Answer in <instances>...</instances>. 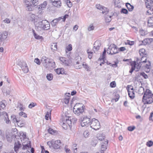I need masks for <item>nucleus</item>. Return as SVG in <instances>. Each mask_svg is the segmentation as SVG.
<instances>
[{"label": "nucleus", "mask_w": 153, "mask_h": 153, "mask_svg": "<svg viewBox=\"0 0 153 153\" xmlns=\"http://www.w3.org/2000/svg\"><path fill=\"white\" fill-rule=\"evenodd\" d=\"M140 33L141 36H144L147 34V32L141 29H140Z\"/></svg>", "instance_id": "nucleus-40"}, {"label": "nucleus", "mask_w": 153, "mask_h": 153, "mask_svg": "<svg viewBox=\"0 0 153 153\" xmlns=\"http://www.w3.org/2000/svg\"><path fill=\"white\" fill-rule=\"evenodd\" d=\"M148 26L149 27H153V18L150 17L148 20Z\"/></svg>", "instance_id": "nucleus-32"}, {"label": "nucleus", "mask_w": 153, "mask_h": 153, "mask_svg": "<svg viewBox=\"0 0 153 153\" xmlns=\"http://www.w3.org/2000/svg\"><path fill=\"white\" fill-rule=\"evenodd\" d=\"M85 106L82 103H76L73 108L74 113L78 116L82 114L84 111Z\"/></svg>", "instance_id": "nucleus-3"}, {"label": "nucleus", "mask_w": 153, "mask_h": 153, "mask_svg": "<svg viewBox=\"0 0 153 153\" xmlns=\"http://www.w3.org/2000/svg\"><path fill=\"white\" fill-rule=\"evenodd\" d=\"M87 52L88 54V57L89 59H91L92 58V54L93 53V52H89L88 51V50L87 51Z\"/></svg>", "instance_id": "nucleus-58"}, {"label": "nucleus", "mask_w": 153, "mask_h": 153, "mask_svg": "<svg viewBox=\"0 0 153 153\" xmlns=\"http://www.w3.org/2000/svg\"><path fill=\"white\" fill-rule=\"evenodd\" d=\"M115 15H117V13L115 12H114L113 13V14L111 16H109L108 15H105V22L107 23L110 22L111 20V17Z\"/></svg>", "instance_id": "nucleus-24"}, {"label": "nucleus", "mask_w": 153, "mask_h": 153, "mask_svg": "<svg viewBox=\"0 0 153 153\" xmlns=\"http://www.w3.org/2000/svg\"><path fill=\"white\" fill-rule=\"evenodd\" d=\"M28 18L30 21L34 22L35 25H37V23L39 18L37 16L30 13L28 14Z\"/></svg>", "instance_id": "nucleus-9"}, {"label": "nucleus", "mask_w": 153, "mask_h": 153, "mask_svg": "<svg viewBox=\"0 0 153 153\" xmlns=\"http://www.w3.org/2000/svg\"><path fill=\"white\" fill-rule=\"evenodd\" d=\"M134 41H131L129 40H127L125 43V44L126 45L128 44L130 45H132L134 44Z\"/></svg>", "instance_id": "nucleus-51"}, {"label": "nucleus", "mask_w": 153, "mask_h": 153, "mask_svg": "<svg viewBox=\"0 0 153 153\" xmlns=\"http://www.w3.org/2000/svg\"><path fill=\"white\" fill-rule=\"evenodd\" d=\"M101 10L102 11V13L103 14L105 13V15L108 12V9L107 8L104 7H103Z\"/></svg>", "instance_id": "nucleus-42"}, {"label": "nucleus", "mask_w": 153, "mask_h": 153, "mask_svg": "<svg viewBox=\"0 0 153 153\" xmlns=\"http://www.w3.org/2000/svg\"><path fill=\"white\" fill-rule=\"evenodd\" d=\"M67 94H68L69 95H70V94L69 93L68 94L66 93L65 94V98L63 100V102L66 104H67L68 103L69 101V99H70V96H69L67 95Z\"/></svg>", "instance_id": "nucleus-26"}, {"label": "nucleus", "mask_w": 153, "mask_h": 153, "mask_svg": "<svg viewBox=\"0 0 153 153\" xmlns=\"http://www.w3.org/2000/svg\"><path fill=\"white\" fill-rule=\"evenodd\" d=\"M16 137V135L13 134L12 133H9L6 134V138L7 141L9 142H11L14 138Z\"/></svg>", "instance_id": "nucleus-20"}, {"label": "nucleus", "mask_w": 153, "mask_h": 153, "mask_svg": "<svg viewBox=\"0 0 153 153\" xmlns=\"http://www.w3.org/2000/svg\"><path fill=\"white\" fill-rule=\"evenodd\" d=\"M153 39L151 38H146L143 41H141V43L139 45V46L144 45H145L147 44H150L153 41Z\"/></svg>", "instance_id": "nucleus-16"}, {"label": "nucleus", "mask_w": 153, "mask_h": 153, "mask_svg": "<svg viewBox=\"0 0 153 153\" xmlns=\"http://www.w3.org/2000/svg\"><path fill=\"white\" fill-rule=\"evenodd\" d=\"M145 67L148 69H149L151 65V64L149 61H147L145 63Z\"/></svg>", "instance_id": "nucleus-47"}, {"label": "nucleus", "mask_w": 153, "mask_h": 153, "mask_svg": "<svg viewBox=\"0 0 153 153\" xmlns=\"http://www.w3.org/2000/svg\"><path fill=\"white\" fill-rule=\"evenodd\" d=\"M23 143V149H27V148H30L31 147V146L30 144H24Z\"/></svg>", "instance_id": "nucleus-48"}, {"label": "nucleus", "mask_w": 153, "mask_h": 153, "mask_svg": "<svg viewBox=\"0 0 153 153\" xmlns=\"http://www.w3.org/2000/svg\"><path fill=\"white\" fill-rule=\"evenodd\" d=\"M11 120L14 123H17L18 126L22 127L24 126L25 124L22 123L21 118L20 117H16L14 115H12L11 117Z\"/></svg>", "instance_id": "nucleus-5"}, {"label": "nucleus", "mask_w": 153, "mask_h": 153, "mask_svg": "<svg viewBox=\"0 0 153 153\" xmlns=\"http://www.w3.org/2000/svg\"><path fill=\"white\" fill-rule=\"evenodd\" d=\"M90 135V133L88 130L85 131L83 134L84 137L85 138L88 137Z\"/></svg>", "instance_id": "nucleus-46"}, {"label": "nucleus", "mask_w": 153, "mask_h": 153, "mask_svg": "<svg viewBox=\"0 0 153 153\" xmlns=\"http://www.w3.org/2000/svg\"><path fill=\"white\" fill-rule=\"evenodd\" d=\"M153 144V142L151 140L149 141L146 143V145L148 147L151 146Z\"/></svg>", "instance_id": "nucleus-55"}, {"label": "nucleus", "mask_w": 153, "mask_h": 153, "mask_svg": "<svg viewBox=\"0 0 153 153\" xmlns=\"http://www.w3.org/2000/svg\"><path fill=\"white\" fill-rule=\"evenodd\" d=\"M142 101L144 104H149L153 102V94L151 91L148 89L146 90Z\"/></svg>", "instance_id": "nucleus-1"}, {"label": "nucleus", "mask_w": 153, "mask_h": 153, "mask_svg": "<svg viewBox=\"0 0 153 153\" xmlns=\"http://www.w3.org/2000/svg\"><path fill=\"white\" fill-rule=\"evenodd\" d=\"M139 53L140 56L146 55L145 50L143 48L140 49L139 51Z\"/></svg>", "instance_id": "nucleus-38"}, {"label": "nucleus", "mask_w": 153, "mask_h": 153, "mask_svg": "<svg viewBox=\"0 0 153 153\" xmlns=\"http://www.w3.org/2000/svg\"><path fill=\"white\" fill-rule=\"evenodd\" d=\"M50 59L45 56H42L41 59V62L43 66L46 68L48 67V64L50 62Z\"/></svg>", "instance_id": "nucleus-15"}, {"label": "nucleus", "mask_w": 153, "mask_h": 153, "mask_svg": "<svg viewBox=\"0 0 153 153\" xmlns=\"http://www.w3.org/2000/svg\"><path fill=\"white\" fill-rule=\"evenodd\" d=\"M19 115L20 116L22 117H27V114L23 112H21L20 113H19Z\"/></svg>", "instance_id": "nucleus-53"}, {"label": "nucleus", "mask_w": 153, "mask_h": 153, "mask_svg": "<svg viewBox=\"0 0 153 153\" xmlns=\"http://www.w3.org/2000/svg\"><path fill=\"white\" fill-rule=\"evenodd\" d=\"M8 34L6 31H4L2 33L0 32V39L1 40H5L7 37Z\"/></svg>", "instance_id": "nucleus-25"}, {"label": "nucleus", "mask_w": 153, "mask_h": 153, "mask_svg": "<svg viewBox=\"0 0 153 153\" xmlns=\"http://www.w3.org/2000/svg\"><path fill=\"white\" fill-rule=\"evenodd\" d=\"M51 48L53 51L57 50V43H52L51 46Z\"/></svg>", "instance_id": "nucleus-37"}, {"label": "nucleus", "mask_w": 153, "mask_h": 153, "mask_svg": "<svg viewBox=\"0 0 153 153\" xmlns=\"http://www.w3.org/2000/svg\"><path fill=\"white\" fill-rule=\"evenodd\" d=\"M21 147L22 145L20 143L19 141L17 140L15 141L14 150L16 152H17V151Z\"/></svg>", "instance_id": "nucleus-21"}, {"label": "nucleus", "mask_w": 153, "mask_h": 153, "mask_svg": "<svg viewBox=\"0 0 153 153\" xmlns=\"http://www.w3.org/2000/svg\"><path fill=\"white\" fill-rule=\"evenodd\" d=\"M59 60L60 61L62 62L63 64L66 66H68L69 65V63L68 60H66V59L63 57H60L59 59Z\"/></svg>", "instance_id": "nucleus-28"}, {"label": "nucleus", "mask_w": 153, "mask_h": 153, "mask_svg": "<svg viewBox=\"0 0 153 153\" xmlns=\"http://www.w3.org/2000/svg\"><path fill=\"white\" fill-rule=\"evenodd\" d=\"M120 12L121 13L127 14V13L128 11L127 9L124 8H122L121 9Z\"/></svg>", "instance_id": "nucleus-59"}, {"label": "nucleus", "mask_w": 153, "mask_h": 153, "mask_svg": "<svg viewBox=\"0 0 153 153\" xmlns=\"http://www.w3.org/2000/svg\"><path fill=\"white\" fill-rule=\"evenodd\" d=\"M44 20H43L42 21H38L37 22V25H36V27H39L42 29L44 30Z\"/></svg>", "instance_id": "nucleus-29"}, {"label": "nucleus", "mask_w": 153, "mask_h": 153, "mask_svg": "<svg viewBox=\"0 0 153 153\" xmlns=\"http://www.w3.org/2000/svg\"><path fill=\"white\" fill-rule=\"evenodd\" d=\"M72 48L71 44H69L66 48L65 52L67 53V51H70L72 50Z\"/></svg>", "instance_id": "nucleus-41"}, {"label": "nucleus", "mask_w": 153, "mask_h": 153, "mask_svg": "<svg viewBox=\"0 0 153 153\" xmlns=\"http://www.w3.org/2000/svg\"><path fill=\"white\" fill-rule=\"evenodd\" d=\"M39 3L38 0H23V4L26 10L29 11H32L34 10L35 6Z\"/></svg>", "instance_id": "nucleus-2"}, {"label": "nucleus", "mask_w": 153, "mask_h": 153, "mask_svg": "<svg viewBox=\"0 0 153 153\" xmlns=\"http://www.w3.org/2000/svg\"><path fill=\"white\" fill-rule=\"evenodd\" d=\"M66 3L67 5L69 7H71L72 6V3L69 0H64Z\"/></svg>", "instance_id": "nucleus-43"}, {"label": "nucleus", "mask_w": 153, "mask_h": 153, "mask_svg": "<svg viewBox=\"0 0 153 153\" xmlns=\"http://www.w3.org/2000/svg\"><path fill=\"white\" fill-rule=\"evenodd\" d=\"M126 88L128 90L129 97L131 99H134L135 97V94L132 86L128 85Z\"/></svg>", "instance_id": "nucleus-11"}, {"label": "nucleus", "mask_w": 153, "mask_h": 153, "mask_svg": "<svg viewBox=\"0 0 153 153\" xmlns=\"http://www.w3.org/2000/svg\"><path fill=\"white\" fill-rule=\"evenodd\" d=\"M90 125L91 127L95 130H97L100 128V123L98 120L94 118L90 121Z\"/></svg>", "instance_id": "nucleus-7"}, {"label": "nucleus", "mask_w": 153, "mask_h": 153, "mask_svg": "<svg viewBox=\"0 0 153 153\" xmlns=\"http://www.w3.org/2000/svg\"><path fill=\"white\" fill-rule=\"evenodd\" d=\"M90 118L87 116H85L83 117V119L81 122V125L82 127H87L90 123Z\"/></svg>", "instance_id": "nucleus-10"}, {"label": "nucleus", "mask_w": 153, "mask_h": 153, "mask_svg": "<svg viewBox=\"0 0 153 153\" xmlns=\"http://www.w3.org/2000/svg\"><path fill=\"white\" fill-rule=\"evenodd\" d=\"M108 143V141L107 140L106 141H105L104 143H103V144H102L100 151L101 153H103L104 151L106 150Z\"/></svg>", "instance_id": "nucleus-22"}, {"label": "nucleus", "mask_w": 153, "mask_h": 153, "mask_svg": "<svg viewBox=\"0 0 153 153\" xmlns=\"http://www.w3.org/2000/svg\"><path fill=\"white\" fill-rule=\"evenodd\" d=\"M50 62H49L48 64V65L47 68H49L51 67L52 68H54L56 66L55 62L51 59L50 60Z\"/></svg>", "instance_id": "nucleus-31"}, {"label": "nucleus", "mask_w": 153, "mask_h": 153, "mask_svg": "<svg viewBox=\"0 0 153 153\" xmlns=\"http://www.w3.org/2000/svg\"><path fill=\"white\" fill-rule=\"evenodd\" d=\"M126 6L130 11H132L134 8V7L128 3H127L126 4Z\"/></svg>", "instance_id": "nucleus-39"}, {"label": "nucleus", "mask_w": 153, "mask_h": 153, "mask_svg": "<svg viewBox=\"0 0 153 153\" xmlns=\"http://www.w3.org/2000/svg\"><path fill=\"white\" fill-rule=\"evenodd\" d=\"M1 115L4 117V121L6 124H8L10 123V121L8 117V114L7 112H3Z\"/></svg>", "instance_id": "nucleus-18"}, {"label": "nucleus", "mask_w": 153, "mask_h": 153, "mask_svg": "<svg viewBox=\"0 0 153 153\" xmlns=\"http://www.w3.org/2000/svg\"><path fill=\"white\" fill-rule=\"evenodd\" d=\"M145 91L144 88L142 86L139 87L138 88L137 93L140 94V95H142L143 93L144 94Z\"/></svg>", "instance_id": "nucleus-33"}, {"label": "nucleus", "mask_w": 153, "mask_h": 153, "mask_svg": "<svg viewBox=\"0 0 153 153\" xmlns=\"http://www.w3.org/2000/svg\"><path fill=\"white\" fill-rule=\"evenodd\" d=\"M139 75L140 76H142L145 79H146L148 77V75L144 72L140 73Z\"/></svg>", "instance_id": "nucleus-44"}, {"label": "nucleus", "mask_w": 153, "mask_h": 153, "mask_svg": "<svg viewBox=\"0 0 153 153\" xmlns=\"http://www.w3.org/2000/svg\"><path fill=\"white\" fill-rule=\"evenodd\" d=\"M141 56V57L140 59H139L138 58L137 59L136 63L138 65L137 66V71H138L139 69H140L141 65H142L143 64H145L146 61H147L146 56Z\"/></svg>", "instance_id": "nucleus-6"}, {"label": "nucleus", "mask_w": 153, "mask_h": 153, "mask_svg": "<svg viewBox=\"0 0 153 153\" xmlns=\"http://www.w3.org/2000/svg\"><path fill=\"white\" fill-rule=\"evenodd\" d=\"M97 140L96 139L92 141L91 143V145L93 146H95L97 143Z\"/></svg>", "instance_id": "nucleus-54"}, {"label": "nucleus", "mask_w": 153, "mask_h": 153, "mask_svg": "<svg viewBox=\"0 0 153 153\" xmlns=\"http://www.w3.org/2000/svg\"><path fill=\"white\" fill-rule=\"evenodd\" d=\"M94 27L93 24H91L89 25V26L88 27V29L89 31H91V30H93L94 29Z\"/></svg>", "instance_id": "nucleus-49"}, {"label": "nucleus", "mask_w": 153, "mask_h": 153, "mask_svg": "<svg viewBox=\"0 0 153 153\" xmlns=\"http://www.w3.org/2000/svg\"><path fill=\"white\" fill-rule=\"evenodd\" d=\"M32 30L33 36L35 39H42V36H40L38 34H37L34 30L33 29Z\"/></svg>", "instance_id": "nucleus-35"}, {"label": "nucleus", "mask_w": 153, "mask_h": 153, "mask_svg": "<svg viewBox=\"0 0 153 153\" xmlns=\"http://www.w3.org/2000/svg\"><path fill=\"white\" fill-rule=\"evenodd\" d=\"M146 7L149 10L147 12L149 13L150 10L152 11V13H153V0H147L146 3Z\"/></svg>", "instance_id": "nucleus-12"}, {"label": "nucleus", "mask_w": 153, "mask_h": 153, "mask_svg": "<svg viewBox=\"0 0 153 153\" xmlns=\"http://www.w3.org/2000/svg\"><path fill=\"white\" fill-rule=\"evenodd\" d=\"M118 53L117 47L114 44H111L107 49V53L112 55Z\"/></svg>", "instance_id": "nucleus-8"}, {"label": "nucleus", "mask_w": 153, "mask_h": 153, "mask_svg": "<svg viewBox=\"0 0 153 153\" xmlns=\"http://www.w3.org/2000/svg\"><path fill=\"white\" fill-rule=\"evenodd\" d=\"M20 135L22 137V138H23V140H22V137H21V141L23 143H25L24 141L25 140V141H26L27 140H25L26 139V133L25 132H22L20 134Z\"/></svg>", "instance_id": "nucleus-34"}, {"label": "nucleus", "mask_w": 153, "mask_h": 153, "mask_svg": "<svg viewBox=\"0 0 153 153\" xmlns=\"http://www.w3.org/2000/svg\"><path fill=\"white\" fill-rule=\"evenodd\" d=\"M62 119V122L61 123L63 128L67 129L68 126L70 127L71 126L72 121L71 118L69 116L64 117Z\"/></svg>", "instance_id": "nucleus-4"}, {"label": "nucleus", "mask_w": 153, "mask_h": 153, "mask_svg": "<svg viewBox=\"0 0 153 153\" xmlns=\"http://www.w3.org/2000/svg\"><path fill=\"white\" fill-rule=\"evenodd\" d=\"M53 75L51 74H48L46 76V78L49 81L52 80L53 79Z\"/></svg>", "instance_id": "nucleus-45"}, {"label": "nucleus", "mask_w": 153, "mask_h": 153, "mask_svg": "<svg viewBox=\"0 0 153 153\" xmlns=\"http://www.w3.org/2000/svg\"><path fill=\"white\" fill-rule=\"evenodd\" d=\"M50 1L53 6L60 8L62 6V2L61 0H49Z\"/></svg>", "instance_id": "nucleus-13"}, {"label": "nucleus", "mask_w": 153, "mask_h": 153, "mask_svg": "<svg viewBox=\"0 0 153 153\" xmlns=\"http://www.w3.org/2000/svg\"><path fill=\"white\" fill-rule=\"evenodd\" d=\"M36 104V103H34L33 102L31 103L28 106V107L30 108H31L33 107H34Z\"/></svg>", "instance_id": "nucleus-63"}, {"label": "nucleus", "mask_w": 153, "mask_h": 153, "mask_svg": "<svg viewBox=\"0 0 153 153\" xmlns=\"http://www.w3.org/2000/svg\"><path fill=\"white\" fill-rule=\"evenodd\" d=\"M106 53V51L105 49H104V51L103 52V54L101 56H100V59H103L104 60L105 58V54Z\"/></svg>", "instance_id": "nucleus-50"}, {"label": "nucleus", "mask_w": 153, "mask_h": 153, "mask_svg": "<svg viewBox=\"0 0 153 153\" xmlns=\"http://www.w3.org/2000/svg\"><path fill=\"white\" fill-rule=\"evenodd\" d=\"M101 44L99 41H96L94 44L93 51L94 53L96 52L100 48Z\"/></svg>", "instance_id": "nucleus-19"}, {"label": "nucleus", "mask_w": 153, "mask_h": 153, "mask_svg": "<svg viewBox=\"0 0 153 153\" xmlns=\"http://www.w3.org/2000/svg\"><path fill=\"white\" fill-rule=\"evenodd\" d=\"M48 4L47 1H44L42 4L39 6L38 9L39 10H43L45 9Z\"/></svg>", "instance_id": "nucleus-27"}, {"label": "nucleus", "mask_w": 153, "mask_h": 153, "mask_svg": "<svg viewBox=\"0 0 153 153\" xmlns=\"http://www.w3.org/2000/svg\"><path fill=\"white\" fill-rule=\"evenodd\" d=\"M19 66H20L22 71L25 73H27L29 71L28 68L26 63L24 62H21L19 64Z\"/></svg>", "instance_id": "nucleus-14"}, {"label": "nucleus", "mask_w": 153, "mask_h": 153, "mask_svg": "<svg viewBox=\"0 0 153 153\" xmlns=\"http://www.w3.org/2000/svg\"><path fill=\"white\" fill-rule=\"evenodd\" d=\"M10 19H8V18H6L3 21V22L4 23L8 24L10 23Z\"/></svg>", "instance_id": "nucleus-62"}, {"label": "nucleus", "mask_w": 153, "mask_h": 153, "mask_svg": "<svg viewBox=\"0 0 153 153\" xmlns=\"http://www.w3.org/2000/svg\"><path fill=\"white\" fill-rule=\"evenodd\" d=\"M48 132L52 134H54L55 132V131L52 128H50L48 130Z\"/></svg>", "instance_id": "nucleus-52"}, {"label": "nucleus", "mask_w": 153, "mask_h": 153, "mask_svg": "<svg viewBox=\"0 0 153 153\" xmlns=\"http://www.w3.org/2000/svg\"><path fill=\"white\" fill-rule=\"evenodd\" d=\"M105 137L104 136H98L97 139L100 140H102L104 139Z\"/></svg>", "instance_id": "nucleus-64"}, {"label": "nucleus", "mask_w": 153, "mask_h": 153, "mask_svg": "<svg viewBox=\"0 0 153 153\" xmlns=\"http://www.w3.org/2000/svg\"><path fill=\"white\" fill-rule=\"evenodd\" d=\"M131 65L132 66L131 68V70L129 71V72L131 74L132 72H133L134 70L135 69H136V71H137V64H136V62H133L131 63Z\"/></svg>", "instance_id": "nucleus-23"}, {"label": "nucleus", "mask_w": 153, "mask_h": 153, "mask_svg": "<svg viewBox=\"0 0 153 153\" xmlns=\"http://www.w3.org/2000/svg\"><path fill=\"white\" fill-rule=\"evenodd\" d=\"M60 18L59 17L58 18L56 19L53 20L51 22L52 25L53 26H56L59 21H60Z\"/></svg>", "instance_id": "nucleus-36"}, {"label": "nucleus", "mask_w": 153, "mask_h": 153, "mask_svg": "<svg viewBox=\"0 0 153 153\" xmlns=\"http://www.w3.org/2000/svg\"><path fill=\"white\" fill-rule=\"evenodd\" d=\"M5 107V105L4 103L2 101L0 102V108L4 109Z\"/></svg>", "instance_id": "nucleus-56"}, {"label": "nucleus", "mask_w": 153, "mask_h": 153, "mask_svg": "<svg viewBox=\"0 0 153 153\" xmlns=\"http://www.w3.org/2000/svg\"><path fill=\"white\" fill-rule=\"evenodd\" d=\"M43 23L44 25V30H46L49 29L50 28V25L49 22L45 20Z\"/></svg>", "instance_id": "nucleus-30"}, {"label": "nucleus", "mask_w": 153, "mask_h": 153, "mask_svg": "<svg viewBox=\"0 0 153 153\" xmlns=\"http://www.w3.org/2000/svg\"><path fill=\"white\" fill-rule=\"evenodd\" d=\"M51 111H50V112H47L45 116V119L47 120H48V118L50 116L51 113Z\"/></svg>", "instance_id": "nucleus-61"}, {"label": "nucleus", "mask_w": 153, "mask_h": 153, "mask_svg": "<svg viewBox=\"0 0 153 153\" xmlns=\"http://www.w3.org/2000/svg\"><path fill=\"white\" fill-rule=\"evenodd\" d=\"M53 142H52L51 141H49L47 143V144L49 146L50 148H51L52 147H53Z\"/></svg>", "instance_id": "nucleus-57"}, {"label": "nucleus", "mask_w": 153, "mask_h": 153, "mask_svg": "<svg viewBox=\"0 0 153 153\" xmlns=\"http://www.w3.org/2000/svg\"><path fill=\"white\" fill-rule=\"evenodd\" d=\"M82 66L87 71H90L89 70V68L87 64H85L84 63H83L82 64Z\"/></svg>", "instance_id": "nucleus-60"}, {"label": "nucleus", "mask_w": 153, "mask_h": 153, "mask_svg": "<svg viewBox=\"0 0 153 153\" xmlns=\"http://www.w3.org/2000/svg\"><path fill=\"white\" fill-rule=\"evenodd\" d=\"M62 143L59 140H58L53 142V148L54 149H59L61 146Z\"/></svg>", "instance_id": "nucleus-17"}]
</instances>
